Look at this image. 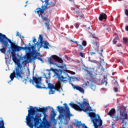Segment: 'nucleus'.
Instances as JSON below:
<instances>
[{
	"label": "nucleus",
	"instance_id": "1",
	"mask_svg": "<svg viewBox=\"0 0 128 128\" xmlns=\"http://www.w3.org/2000/svg\"><path fill=\"white\" fill-rule=\"evenodd\" d=\"M10 42L8 40H7V46H6L4 44H2V48L0 49V52H2V54H5L6 52V48H8L10 46V44L11 50H12V60L13 62H14V64H17V66L15 68V70H13V72L10 74V82H12L14 80V78H17V80H20V78H22V64H20V60L18 58V57L16 56V54L14 52H18V50H16V48H18V46L16 44V42H12V40L10 39Z\"/></svg>",
	"mask_w": 128,
	"mask_h": 128
},
{
	"label": "nucleus",
	"instance_id": "2",
	"mask_svg": "<svg viewBox=\"0 0 128 128\" xmlns=\"http://www.w3.org/2000/svg\"><path fill=\"white\" fill-rule=\"evenodd\" d=\"M29 82L30 84H32L33 86H35L36 88H46V90H48L49 88L50 90L49 94H55L56 92L52 90H55L57 92H60V90H62V84H60V82L58 80L54 86V84L52 83H48V88L41 86H42V77H36L33 76L32 80L30 79L29 80Z\"/></svg>",
	"mask_w": 128,
	"mask_h": 128
},
{
	"label": "nucleus",
	"instance_id": "3",
	"mask_svg": "<svg viewBox=\"0 0 128 128\" xmlns=\"http://www.w3.org/2000/svg\"><path fill=\"white\" fill-rule=\"evenodd\" d=\"M30 109L28 110V114L26 116V122L28 126L30 128H34V126H38L39 124H40L42 122V116H38L36 115L34 117V114H36V108H34L32 106H30Z\"/></svg>",
	"mask_w": 128,
	"mask_h": 128
},
{
	"label": "nucleus",
	"instance_id": "4",
	"mask_svg": "<svg viewBox=\"0 0 128 128\" xmlns=\"http://www.w3.org/2000/svg\"><path fill=\"white\" fill-rule=\"evenodd\" d=\"M22 50H26V52L28 51V52H26V54L22 58L21 60H26V58H27L28 60L30 61L32 60H35L36 58V56L40 54V53H38L36 50L35 46H32L30 47H28L26 46L24 47L18 46L16 48V50H18V52Z\"/></svg>",
	"mask_w": 128,
	"mask_h": 128
},
{
	"label": "nucleus",
	"instance_id": "5",
	"mask_svg": "<svg viewBox=\"0 0 128 128\" xmlns=\"http://www.w3.org/2000/svg\"><path fill=\"white\" fill-rule=\"evenodd\" d=\"M48 75L50 76V70H52L53 72H54V76H56V78H58V80H61V82H68V80H69L72 79L74 80H78V78L76 77H70L68 76V74L64 73V76H60V74L62 73V70L60 69H54V68H50V70H48Z\"/></svg>",
	"mask_w": 128,
	"mask_h": 128
},
{
	"label": "nucleus",
	"instance_id": "6",
	"mask_svg": "<svg viewBox=\"0 0 128 128\" xmlns=\"http://www.w3.org/2000/svg\"><path fill=\"white\" fill-rule=\"evenodd\" d=\"M46 6L42 5L41 8H36V12L38 14L39 18H41L43 22H50V18H48V16H44V12H46L48 14H52V10L50 8H48V0H44Z\"/></svg>",
	"mask_w": 128,
	"mask_h": 128
},
{
	"label": "nucleus",
	"instance_id": "7",
	"mask_svg": "<svg viewBox=\"0 0 128 128\" xmlns=\"http://www.w3.org/2000/svg\"><path fill=\"white\" fill-rule=\"evenodd\" d=\"M78 104H79L80 106H78ZM78 104L72 103L69 104V106H70L72 108H74L78 112H90V109L92 108L88 106L90 104L88 103V102L86 101H84L82 103L79 102L78 103Z\"/></svg>",
	"mask_w": 128,
	"mask_h": 128
},
{
	"label": "nucleus",
	"instance_id": "8",
	"mask_svg": "<svg viewBox=\"0 0 128 128\" xmlns=\"http://www.w3.org/2000/svg\"><path fill=\"white\" fill-rule=\"evenodd\" d=\"M88 116L90 118L92 124H94V128H98V126H102V120H100V115L96 114L94 112H90L88 113Z\"/></svg>",
	"mask_w": 128,
	"mask_h": 128
},
{
	"label": "nucleus",
	"instance_id": "9",
	"mask_svg": "<svg viewBox=\"0 0 128 128\" xmlns=\"http://www.w3.org/2000/svg\"><path fill=\"white\" fill-rule=\"evenodd\" d=\"M52 60H54L55 62H59L60 64H62L64 62L62 59L58 57V56L56 55H52L51 57L48 59V62L50 64H52L53 66H56V62H52Z\"/></svg>",
	"mask_w": 128,
	"mask_h": 128
},
{
	"label": "nucleus",
	"instance_id": "10",
	"mask_svg": "<svg viewBox=\"0 0 128 128\" xmlns=\"http://www.w3.org/2000/svg\"><path fill=\"white\" fill-rule=\"evenodd\" d=\"M7 40H8L9 42H10V38H8L6 35L0 33V43L3 44L5 46H8Z\"/></svg>",
	"mask_w": 128,
	"mask_h": 128
},
{
	"label": "nucleus",
	"instance_id": "11",
	"mask_svg": "<svg viewBox=\"0 0 128 128\" xmlns=\"http://www.w3.org/2000/svg\"><path fill=\"white\" fill-rule=\"evenodd\" d=\"M35 108L36 109V112H42L43 114L44 117L43 118V122H46V110L48 108H46L43 107L42 108H40L39 107V108H38V107H35Z\"/></svg>",
	"mask_w": 128,
	"mask_h": 128
},
{
	"label": "nucleus",
	"instance_id": "12",
	"mask_svg": "<svg viewBox=\"0 0 128 128\" xmlns=\"http://www.w3.org/2000/svg\"><path fill=\"white\" fill-rule=\"evenodd\" d=\"M92 44L94 50L96 52H100V50H98L100 43L96 42V40H93L92 42Z\"/></svg>",
	"mask_w": 128,
	"mask_h": 128
},
{
	"label": "nucleus",
	"instance_id": "13",
	"mask_svg": "<svg viewBox=\"0 0 128 128\" xmlns=\"http://www.w3.org/2000/svg\"><path fill=\"white\" fill-rule=\"evenodd\" d=\"M71 86H72V88L74 90H78V92H81V94H84V88L78 86H76L72 84H71Z\"/></svg>",
	"mask_w": 128,
	"mask_h": 128
},
{
	"label": "nucleus",
	"instance_id": "14",
	"mask_svg": "<svg viewBox=\"0 0 128 128\" xmlns=\"http://www.w3.org/2000/svg\"><path fill=\"white\" fill-rule=\"evenodd\" d=\"M76 17L78 20H82V18H84V16L82 14V12L80 10L76 12Z\"/></svg>",
	"mask_w": 128,
	"mask_h": 128
},
{
	"label": "nucleus",
	"instance_id": "15",
	"mask_svg": "<svg viewBox=\"0 0 128 128\" xmlns=\"http://www.w3.org/2000/svg\"><path fill=\"white\" fill-rule=\"evenodd\" d=\"M50 44L47 41H43L40 43V46L43 47L44 48H46V50H48L50 48Z\"/></svg>",
	"mask_w": 128,
	"mask_h": 128
},
{
	"label": "nucleus",
	"instance_id": "16",
	"mask_svg": "<svg viewBox=\"0 0 128 128\" xmlns=\"http://www.w3.org/2000/svg\"><path fill=\"white\" fill-rule=\"evenodd\" d=\"M64 108H66V112H67V116L68 118H70V116H72V114H70V108H68V104L66 103H64Z\"/></svg>",
	"mask_w": 128,
	"mask_h": 128
},
{
	"label": "nucleus",
	"instance_id": "17",
	"mask_svg": "<svg viewBox=\"0 0 128 128\" xmlns=\"http://www.w3.org/2000/svg\"><path fill=\"white\" fill-rule=\"evenodd\" d=\"M108 18V16L104 13H102L100 14L98 20L100 22H102L103 20H106Z\"/></svg>",
	"mask_w": 128,
	"mask_h": 128
},
{
	"label": "nucleus",
	"instance_id": "18",
	"mask_svg": "<svg viewBox=\"0 0 128 128\" xmlns=\"http://www.w3.org/2000/svg\"><path fill=\"white\" fill-rule=\"evenodd\" d=\"M57 108L58 110V112L60 114H64V112H66V108H64L62 106H58Z\"/></svg>",
	"mask_w": 128,
	"mask_h": 128
},
{
	"label": "nucleus",
	"instance_id": "19",
	"mask_svg": "<svg viewBox=\"0 0 128 128\" xmlns=\"http://www.w3.org/2000/svg\"><path fill=\"white\" fill-rule=\"evenodd\" d=\"M116 113V110L114 108H112L108 113V115L110 116H112Z\"/></svg>",
	"mask_w": 128,
	"mask_h": 128
},
{
	"label": "nucleus",
	"instance_id": "20",
	"mask_svg": "<svg viewBox=\"0 0 128 128\" xmlns=\"http://www.w3.org/2000/svg\"><path fill=\"white\" fill-rule=\"evenodd\" d=\"M102 82L103 84H105V86H106V84H108V76H104Z\"/></svg>",
	"mask_w": 128,
	"mask_h": 128
},
{
	"label": "nucleus",
	"instance_id": "21",
	"mask_svg": "<svg viewBox=\"0 0 128 128\" xmlns=\"http://www.w3.org/2000/svg\"><path fill=\"white\" fill-rule=\"evenodd\" d=\"M71 42H74L75 44H76L78 46L80 47L81 50H82V44H80V42H78L76 41L73 42L72 40H71Z\"/></svg>",
	"mask_w": 128,
	"mask_h": 128
},
{
	"label": "nucleus",
	"instance_id": "22",
	"mask_svg": "<svg viewBox=\"0 0 128 128\" xmlns=\"http://www.w3.org/2000/svg\"><path fill=\"white\" fill-rule=\"evenodd\" d=\"M52 114L51 115V118H52V120H54V118L56 116V112H54V109L52 108Z\"/></svg>",
	"mask_w": 128,
	"mask_h": 128
},
{
	"label": "nucleus",
	"instance_id": "23",
	"mask_svg": "<svg viewBox=\"0 0 128 128\" xmlns=\"http://www.w3.org/2000/svg\"><path fill=\"white\" fill-rule=\"evenodd\" d=\"M0 128H6L4 126V120H0Z\"/></svg>",
	"mask_w": 128,
	"mask_h": 128
},
{
	"label": "nucleus",
	"instance_id": "24",
	"mask_svg": "<svg viewBox=\"0 0 128 128\" xmlns=\"http://www.w3.org/2000/svg\"><path fill=\"white\" fill-rule=\"evenodd\" d=\"M43 38H44V36L42 35H40L39 36V38H38V40H40V43L42 44V42L44 40H43Z\"/></svg>",
	"mask_w": 128,
	"mask_h": 128
},
{
	"label": "nucleus",
	"instance_id": "25",
	"mask_svg": "<svg viewBox=\"0 0 128 128\" xmlns=\"http://www.w3.org/2000/svg\"><path fill=\"white\" fill-rule=\"evenodd\" d=\"M74 124L76 126H82V122L78 121L76 123H74Z\"/></svg>",
	"mask_w": 128,
	"mask_h": 128
},
{
	"label": "nucleus",
	"instance_id": "26",
	"mask_svg": "<svg viewBox=\"0 0 128 128\" xmlns=\"http://www.w3.org/2000/svg\"><path fill=\"white\" fill-rule=\"evenodd\" d=\"M66 72H68V74H76V72L71 70H66Z\"/></svg>",
	"mask_w": 128,
	"mask_h": 128
},
{
	"label": "nucleus",
	"instance_id": "27",
	"mask_svg": "<svg viewBox=\"0 0 128 128\" xmlns=\"http://www.w3.org/2000/svg\"><path fill=\"white\" fill-rule=\"evenodd\" d=\"M45 26L46 27V28L50 30V24L48 22H45Z\"/></svg>",
	"mask_w": 128,
	"mask_h": 128
},
{
	"label": "nucleus",
	"instance_id": "28",
	"mask_svg": "<svg viewBox=\"0 0 128 128\" xmlns=\"http://www.w3.org/2000/svg\"><path fill=\"white\" fill-rule=\"evenodd\" d=\"M81 44L82 46H86V42L83 40Z\"/></svg>",
	"mask_w": 128,
	"mask_h": 128
},
{
	"label": "nucleus",
	"instance_id": "29",
	"mask_svg": "<svg viewBox=\"0 0 128 128\" xmlns=\"http://www.w3.org/2000/svg\"><path fill=\"white\" fill-rule=\"evenodd\" d=\"M40 60V62H44V60H42V58H38V56H36V60Z\"/></svg>",
	"mask_w": 128,
	"mask_h": 128
},
{
	"label": "nucleus",
	"instance_id": "30",
	"mask_svg": "<svg viewBox=\"0 0 128 128\" xmlns=\"http://www.w3.org/2000/svg\"><path fill=\"white\" fill-rule=\"evenodd\" d=\"M118 90V88L116 87H114V91L115 92H117Z\"/></svg>",
	"mask_w": 128,
	"mask_h": 128
},
{
	"label": "nucleus",
	"instance_id": "31",
	"mask_svg": "<svg viewBox=\"0 0 128 128\" xmlns=\"http://www.w3.org/2000/svg\"><path fill=\"white\" fill-rule=\"evenodd\" d=\"M124 14L126 16H128V9H126L124 10Z\"/></svg>",
	"mask_w": 128,
	"mask_h": 128
},
{
	"label": "nucleus",
	"instance_id": "32",
	"mask_svg": "<svg viewBox=\"0 0 128 128\" xmlns=\"http://www.w3.org/2000/svg\"><path fill=\"white\" fill-rule=\"evenodd\" d=\"M127 42H128V40H126V38H123V42L124 44H126Z\"/></svg>",
	"mask_w": 128,
	"mask_h": 128
},
{
	"label": "nucleus",
	"instance_id": "33",
	"mask_svg": "<svg viewBox=\"0 0 128 128\" xmlns=\"http://www.w3.org/2000/svg\"><path fill=\"white\" fill-rule=\"evenodd\" d=\"M118 42L116 41V39H114L113 40H112V42L114 44H116Z\"/></svg>",
	"mask_w": 128,
	"mask_h": 128
},
{
	"label": "nucleus",
	"instance_id": "34",
	"mask_svg": "<svg viewBox=\"0 0 128 128\" xmlns=\"http://www.w3.org/2000/svg\"><path fill=\"white\" fill-rule=\"evenodd\" d=\"M79 26H80V24H75L76 28H78Z\"/></svg>",
	"mask_w": 128,
	"mask_h": 128
},
{
	"label": "nucleus",
	"instance_id": "35",
	"mask_svg": "<svg viewBox=\"0 0 128 128\" xmlns=\"http://www.w3.org/2000/svg\"><path fill=\"white\" fill-rule=\"evenodd\" d=\"M82 126H83V128H88V126L86 125V124H82Z\"/></svg>",
	"mask_w": 128,
	"mask_h": 128
},
{
	"label": "nucleus",
	"instance_id": "36",
	"mask_svg": "<svg viewBox=\"0 0 128 128\" xmlns=\"http://www.w3.org/2000/svg\"><path fill=\"white\" fill-rule=\"evenodd\" d=\"M82 86L83 88H84V86H88V84H87L86 83H85L84 84H83L82 85Z\"/></svg>",
	"mask_w": 128,
	"mask_h": 128
},
{
	"label": "nucleus",
	"instance_id": "37",
	"mask_svg": "<svg viewBox=\"0 0 128 128\" xmlns=\"http://www.w3.org/2000/svg\"><path fill=\"white\" fill-rule=\"evenodd\" d=\"M44 78H46V80H48V78L46 77V74H44Z\"/></svg>",
	"mask_w": 128,
	"mask_h": 128
},
{
	"label": "nucleus",
	"instance_id": "38",
	"mask_svg": "<svg viewBox=\"0 0 128 128\" xmlns=\"http://www.w3.org/2000/svg\"><path fill=\"white\" fill-rule=\"evenodd\" d=\"M32 42L34 44V42H36V38H34V39L32 40Z\"/></svg>",
	"mask_w": 128,
	"mask_h": 128
},
{
	"label": "nucleus",
	"instance_id": "39",
	"mask_svg": "<svg viewBox=\"0 0 128 128\" xmlns=\"http://www.w3.org/2000/svg\"><path fill=\"white\" fill-rule=\"evenodd\" d=\"M90 54L91 56H93V54H96V52H90Z\"/></svg>",
	"mask_w": 128,
	"mask_h": 128
},
{
	"label": "nucleus",
	"instance_id": "40",
	"mask_svg": "<svg viewBox=\"0 0 128 128\" xmlns=\"http://www.w3.org/2000/svg\"><path fill=\"white\" fill-rule=\"evenodd\" d=\"M125 30H126L127 32H128V26H126L125 27Z\"/></svg>",
	"mask_w": 128,
	"mask_h": 128
},
{
	"label": "nucleus",
	"instance_id": "41",
	"mask_svg": "<svg viewBox=\"0 0 128 128\" xmlns=\"http://www.w3.org/2000/svg\"><path fill=\"white\" fill-rule=\"evenodd\" d=\"M80 56H81L82 58H84V54L82 52H80Z\"/></svg>",
	"mask_w": 128,
	"mask_h": 128
},
{
	"label": "nucleus",
	"instance_id": "42",
	"mask_svg": "<svg viewBox=\"0 0 128 128\" xmlns=\"http://www.w3.org/2000/svg\"><path fill=\"white\" fill-rule=\"evenodd\" d=\"M58 68H64V66H59Z\"/></svg>",
	"mask_w": 128,
	"mask_h": 128
},
{
	"label": "nucleus",
	"instance_id": "43",
	"mask_svg": "<svg viewBox=\"0 0 128 128\" xmlns=\"http://www.w3.org/2000/svg\"><path fill=\"white\" fill-rule=\"evenodd\" d=\"M18 32H17L16 36H20Z\"/></svg>",
	"mask_w": 128,
	"mask_h": 128
},
{
	"label": "nucleus",
	"instance_id": "44",
	"mask_svg": "<svg viewBox=\"0 0 128 128\" xmlns=\"http://www.w3.org/2000/svg\"><path fill=\"white\" fill-rule=\"evenodd\" d=\"M24 62H25V66H26V60L23 61L22 64H24Z\"/></svg>",
	"mask_w": 128,
	"mask_h": 128
},
{
	"label": "nucleus",
	"instance_id": "45",
	"mask_svg": "<svg viewBox=\"0 0 128 128\" xmlns=\"http://www.w3.org/2000/svg\"><path fill=\"white\" fill-rule=\"evenodd\" d=\"M86 72H90L88 70H86Z\"/></svg>",
	"mask_w": 128,
	"mask_h": 128
},
{
	"label": "nucleus",
	"instance_id": "46",
	"mask_svg": "<svg viewBox=\"0 0 128 128\" xmlns=\"http://www.w3.org/2000/svg\"><path fill=\"white\" fill-rule=\"evenodd\" d=\"M28 46H32L30 44V43H28Z\"/></svg>",
	"mask_w": 128,
	"mask_h": 128
},
{
	"label": "nucleus",
	"instance_id": "47",
	"mask_svg": "<svg viewBox=\"0 0 128 128\" xmlns=\"http://www.w3.org/2000/svg\"><path fill=\"white\" fill-rule=\"evenodd\" d=\"M72 10H74V11L76 10V9L74 8H72Z\"/></svg>",
	"mask_w": 128,
	"mask_h": 128
},
{
	"label": "nucleus",
	"instance_id": "48",
	"mask_svg": "<svg viewBox=\"0 0 128 128\" xmlns=\"http://www.w3.org/2000/svg\"><path fill=\"white\" fill-rule=\"evenodd\" d=\"M87 30H90V27H88V28H87Z\"/></svg>",
	"mask_w": 128,
	"mask_h": 128
},
{
	"label": "nucleus",
	"instance_id": "49",
	"mask_svg": "<svg viewBox=\"0 0 128 128\" xmlns=\"http://www.w3.org/2000/svg\"><path fill=\"white\" fill-rule=\"evenodd\" d=\"M118 62H120V64H122V61H121L120 60H118Z\"/></svg>",
	"mask_w": 128,
	"mask_h": 128
},
{
	"label": "nucleus",
	"instance_id": "50",
	"mask_svg": "<svg viewBox=\"0 0 128 128\" xmlns=\"http://www.w3.org/2000/svg\"><path fill=\"white\" fill-rule=\"evenodd\" d=\"M106 30L108 32V28H106Z\"/></svg>",
	"mask_w": 128,
	"mask_h": 128
},
{
	"label": "nucleus",
	"instance_id": "51",
	"mask_svg": "<svg viewBox=\"0 0 128 128\" xmlns=\"http://www.w3.org/2000/svg\"><path fill=\"white\" fill-rule=\"evenodd\" d=\"M104 52V50L102 49L101 50V52Z\"/></svg>",
	"mask_w": 128,
	"mask_h": 128
},
{
	"label": "nucleus",
	"instance_id": "52",
	"mask_svg": "<svg viewBox=\"0 0 128 128\" xmlns=\"http://www.w3.org/2000/svg\"><path fill=\"white\" fill-rule=\"evenodd\" d=\"M22 38H24V36H22Z\"/></svg>",
	"mask_w": 128,
	"mask_h": 128
},
{
	"label": "nucleus",
	"instance_id": "53",
	"mask_svg": "<svg viewBox=\"0 0 128 128\" xmlns=\"http://www.w3.org/2000/svg\"><path fill=\"white\" fill-rule=\"evenodd\" d=\"M100 56H102V53H100Z\"/></svg>",
	"mask_w": 128,
	"mask_h": 128
},
{
	"label": "nucleus",
	"instance_id": "54",
	"mask_svg": "<svg viewBox=\"0 0 128 128\" xmlns=\"http://www.w3.org/2000/svg\"><path fill=\"white\" fill-rule=\"evenodd\" d=\"M70 2H72V0H69Z\"/></svg>",
	"mask_w": 128,
	"mask_h": 128
},
{
	"label": "nucleus",
	"instance_id": "55",
	"mask_svg": "<svg viewBox=\"0 0 128 128\" xmlns=\"http://www.w3.org/2000/svg\"><path fill=\"white\" fill-rule=\"evenodd\" d=\"M118 0V2H120V1H122V0Z\"/></svg>",
	"mask_w": 128,
	"mask_h": 128
},
{
	"label": "nucleus",
	"instance_id": "56",
	"mask_svg": "<svg viewBox=\"0 0 128 128\" xmlns=\"http://www.w3.org/2000/svg\"><path fill=\"white\" fill-rule=\"evenodd\" d=\"M26 4H28V1L26 2Z\"/></svg>",
	"mask_w": 128,
	"mask_h": 128
},
{
	"label": "nucleus",
	"instance_id": "57",
	"mask_svg": "<svg viewBox=\"0 0 128 128\" xmlns=\"http://www.w3.org/2000/svg\"><path fill=\"white\" fill-rule=\"evenodd\" d=\"M96 38V40H98V38Z\"/></svg>",
	"mask_w": 128,
	"mask_h": 128
},
{
	"label": "nucleus",
	"instance_id": "58",
	"mask_svg": "<svg viewBox=\"0 0 128 128\" xmlns=\"http://www.w3.org/2000/svg\"><path fill=\"white\" fill-rule=\"evenodd\" d=\"M106 108V106H105Z\"/></svg>",
	"mask_w": 128,
	"mask_h": 128
},
{
	"label": "nucleus",
	"instance_id": "59",
	"mask_svg": "<svg viewBox=\"0 0 128 128\" xmlns=\"http://www.w3.org/2000/svg\"><path fill=\"white\" fill-rule=\"evenodd\" d=\"M27 5H26L25 6H26Z\"/></svg>",
	"mask_w": 128,
	"mask_h": 128
},
{
	"label": "nucleus",
	"instance_id": "60",
	"mask_svg": "<svg viewBox=\"0 0 128 128\" xmlns=\"http://www.w3.org/2000/svg\"><path fill=\"white\" fill-rule=\"evenodd\" d=\"M36 44H35V46Z\"/></svg>",
	"mask_w": 128,
	"mask_h": 128
},
{
	"label": "nucleus",
	"instance_id": "61",
	"mask_svg": "<svg viewBox=\"0 0 128 128\" xmlns=\"http://www.w3.org/2000/svg\"><path fill=\"white\" fill-rule=\"evenodd\" d=\"M46 82L48 83V81H46Z\"/></svg>",
	"mask_w": 128,
	"mask_h": 128
}]
</instances>
